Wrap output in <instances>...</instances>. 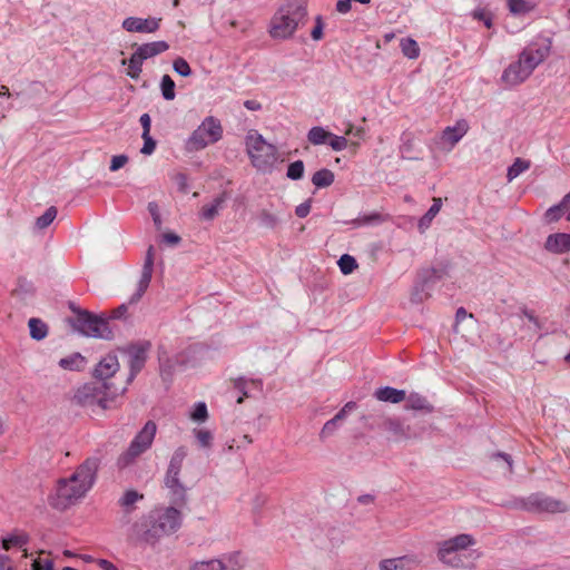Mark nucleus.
Listing matches in <instances>:
<instances>
[{
  "label": "nucleus",
  "instance_id": "nucleus-1",
  "mask_svg": "<svg viewBox=\"0 0 570 570\" xmlns=\"http://www.w3.org/2000/svg\"><path fill=\"white\" fill-rule=\"evenodd\" d=\"M100 460L88 458L68 479H59L56 493L50 497V505L57 510H66L92 488L96 482Z\"/></svg>",
  "mask_w": 570,
  "mask_h": 570
},
{
  "label": "nucleus",
  "instance_id": "nucleus-2",
  "mask_svg": "<svg viewBox=\"0 0 570 570\" xmlns=\"http://www.w3.org/2000/svg\"><path fill=\"white\" fill-rule=\"evenodd\" d=\"M181 525V513L174 507L150 511L135 529L140 540L154 546L163 537L176 532Z\"/></svg>",
  "mask_w": 570,
  "mask_h": 570
},
{
  "label": "nucleus",
  "instance_id": "nucleus-3",
  "mask_svg": "<svg viewBox=\"0 0 570 570\" xmlns=\"http://www.w3.org/2000/svg\"><path fill=\"white\" fill-rule=\"evenodd\" d=\"M306 18V0H285L271 20L269 35L273 39H287Z\"/></svg>",
  "mask_w": 570,
  "mask_h": 570
},
{
  "label": "nucleus",
  "instance_id": "nucleus-4",
  "mask_svg": "<svg viewBox=\"0 0 570 570\" xmlns=\"http://www.w3.org/2000/svg\"><path fill=\"white\" fill-rule=\"evenodd\" d=\"M550 52L549 45L532 43L519 55V59L510 63L503 71L501 79L509 86H518L527 80L533 70Z\"/></svg>",
  "mask_w": 570,
  "mask_h": 570
},
{
  "label": "nucleus",
  "instance_id": "nucleus-5",
  "mask_svg": "<svg viewBox=\"0 0 570 570\" xmlns=\"http://www.w3.org/2000/svg\"><path fill=\"white\" fill-rule=\"evenodd\" d=\"M475 543L471 534L462 533L439 543L438 559L451 568L472 569L475 556L466 549Z\"/></svg>",
  "mask_w": 570,
  "mask_h": 570
},
{
  "label": "nucleus",
  "instance_id": "nucleus-6",
  "mask_svg": "<svg viewBox=\"0 0 570 570\" xmlns=\"http://www.w3.org/2000/svg\"><path fill=\"white\" fill-rule=\"evenodd\" d=\"M246 148L252 165L259 171H272L277 161V148L267 142L257 131L246 136Z\"/></svg>",
  "mask_w": 570,
  "mask_h": 570
},
{
  "label": "nucleus",
  "instance_id": "nucleus-7",
  "mask_svg": "<svg viewBox=\"0 0 570 570\" xmlns=\"http://www.w3.org/2000/svg\"><path fill=\"white\" fill-rule=\"evenodd\" d=\"M69 323L83 336L106 341L114 338V332L109 326V321L104 316L96 315L89 311L79 312V317L69 318Z\"/></svg>",
  "mask_w": 570,
  "mask_h": 570
},
{
  "label": "nucleus",
  "instance_id": "nucleus-8",
  "mask_svg": "<svg viewBox=\"0 0 570 570\" xmlns=\"http://www.w3.org/2000/svg\"><path fill=\"white\" fill-rule=\"evenodd\" d=\"M222 137L223 127L220 121L213 116H208L185 141V149L187 153H195L217 142Z\"/></svg>",
  "mask_w": 570,
  "mask_h": 570
},
{
  "label": "nucleus",
  "instance_id": "nucleus-9",
  "mask_svg": "<svg viewBox=\"0 0 570 570\" xmlns=\"http://www.w3.org/2000/svg\"><path fill=\"white\" fill-rule=\"evenodd\" d=\"M157 432V424L154 421H147L142 429L135 435L128 449L117 459V466L125 469L135 460L150 449Z\"/></svg>",
  "mask_w": 570,
  "mask_h": 570
},
{
  "label": "nucleus",
  "instance_id": "nucleus-10",
  "mask_svg": "<svg viewBox=\"0 0 570 570\" xmlns=\"http://www.w3.org/2000/svg\"><path fill=\"white\" fill-rule=\"evenodd\" d=\"M168 49L169 45L165 40L139 45L128 60L124 59L121 61L122 65L128 66L127 76L134 80H138L142 71L144 61L161 55Z\"/></svg>",
  "mask_w": 570,
  "mask_h": 570
},
{
  "label": "nucleus",
  "instance_id": "nucleus-11",
  "mask_svg": "<svg viewBox=\"0 0 570 570\" xmlns=\"http://www.w3.org/2000/svg\"><path fill=\"white\" fill-rule=\"evenodd\" d=\"M150 348L151 343L146 340L132 342L119 348L120 353L127 356V363L129 366V374L126 379V385L121 389L120 392H127L128 385L145 367Z\"/></svg>",
  "mask_w": 570,
  "mask_h": 570
},
{
  "label": "nucleus",
  "instance_id": "nucleus-12",
  "mask_svg": "<svg viewBox=\"0 0 570 570\" xmlns=\"http://www.w3.org/2000/svg\"><path fill=\"white\" fill-rule=\"evenodd\" d=\"M514 507L532 513H559L567 510V505L554 498L543 493H532L527 498L514 501Z\"/></svg>",
  "mask_w": 570,
  "mask_h": 570
},
{
  "label": "nucleus",
  "instance_id": "nucleus-13",
  "mask_svg": "<svg viewBox=\"0 0 570 570\" xmlns=\"http://www.w3.org/2000/svg\"><path fill=\"white\" fill-rule=\"evenodd\" d=\"M203 347L198 345L189 346L184 352L177 354L174 358L167 360L160 365L161 380L167 384L174 380V375L184 372L189 367L196 365V354H198Z\"/></svg>",
  "mask_w": 570,
  "mask_h": 570
},
{
  "label": "nucleus",
  "instance_id": "nucleus-14",
  "mask_svg": "<svg viewBox=\"0 0 570 570\" xmlns=\"http://www.w3.org/2000/svg\"><path fill=\"white\" fill-rule=\"evenodd\" d=\"M443 276V272L436 268H422L417 278L413 285L411 292V302L414 304H421L431 296V291L438 281Z\"/></svg>",
  "mask_w": 570,
  "mask_h": 570
},
{
  "label": "nucleus",
  "instance_id": "nucleus-15",
  "mask_svg": "<svg viewBox=\"0 0 570 570\" xmlns=\"http://www.w3.org/2000/svg\"><path fill=\"white\" fill-rule=\"evenodd\" d=\"M382 402L400 403L405 401V394H375ZM405 409L413 412L430 413L433 406L420 394H410L406 399Z\"/></svg>",
  "mask_w": 570,
  "mask_h": 570
},
{
  "label": "nucleus",
  "instance_id": "nucleus-16",
  "mask_svg": "<svg viewBox=\"0 0 570 570\" xmlns=\"http://www.w3.org/2000/svg\"><path fill=\"white\" fill-rule=\"evenodd\" d=\"M154 253L155 248L153 245H150L147 249L145 262L142 265V271L140 275V279L138 282V286L136 292L130 296L129 303L135 304L139 302V299L142 297L145 292L147 291L149 283L153 277V269H154Z\"/></svg>",
  "mask_w": 570,
  "mask_h": 570
},
{
  "label": "nucleus",
  "instance_id": "nucleus-17",
  "mask_svg": "<svg viewBox=\"0 0 570 570\" xmlns=\"http://www.w3.org/2000/svg\"><path fill=\"white\" fill-rule=\"evenodd\" d=\"M73 394L70 402L75 405L91 409L95 412L96 407L100 410H107L110 407V403L115 402L118 394Z\"/></svg>",
  "mask_w": 570,
  "mask_h": 570
},
{
  "label": "nucleus",
  "instance_id": "nucleus-18",
  "mask_svg": "<svg viewBox=\"0 0 570 570\" xmlns=\"http://www.w3.org/2000/svg\"><path fill=\"white\" fill-rule=\"evenodd\" d=\"M160 22L161 18L128 17L122 21L121 27L128 32L154 33L159 29Z\"/></svg>",
  "mask_w": 570,
  "mask_h": 570
},
{
  "label": "nucleus",
  "instance_id": "nucleus-19",
  "mask_svg": "<svg viewBox=\"0 0 570 570\" xmlns=\"http://www.w3.org/2000/svg\"><path fill=\"white\" fill-rule=\"evenodd\" d=\"M180 474H165L164 484L168 490L170 502L183 507L187 500V488L179 478Z\"/></svg>",
  "mask_w": 570,
  "mask_h": 570
},
{
  "label": "nucleus",
  "instance_id": "nucleus-20",
  "mask_svg": "<svg viewBox=\"0 0 570 570\" xmlns=\"http://www.w3.org/2000/svg\"><path fill=\"white\" fill-rule=\"evenodd\" d=\"M356 403L355 402H347L336 414L333 419L328 420L322 428L320 432V439L325 440L330 436H332L341 423L346 419V416L356 410Z\"/></svg>",
  "mask_w": 570,
  "mask_h": 570
},
{
  "label": "nucleus",
  "instance_id": "nucleus-21",
  "mask_svg": "<svg viewBox=\"0 0 570 570\" xmlns=\"http://www.w3.org/2000/svg\"><path fill=\"white\" fill-rule=\"evenodd\" d=\"M117 355L109 353L104 356L95 366L92 375L97 380L105 381L111 377L119 370Z\"/></svg>",
  "mask_w": 570,
  "mask_h": 570
},
{
  "label": "nucleus",
  "instance_id": "nucleus-22",
  "mask_svg": "<svg viewBox=\"0 0 570 570\" xmlns=\"http://www.w3.org/2000/svg\"><path fill=\"white\" fill-rule=\"evenodd\" d=\"M227 199V191H223L216 196L210 204L204 205L199 212L200 219L206 222L214 220L225 207Z\"/></svg>",
  "mask_w": 570,
  "mask_h": 570
},
{
  "label": "nucleus",
  "instance_id": "nucleus-23",
  "mask_svg": "<svg viewBox=\"0 0 570 570\" xmlns=\"http://www.w3.org/2000/svg\"><path fill=\"white\" fill-rule=\"evenodd\" d=\"M544 248L553 254H563L570 250V234L557 233L547 237Z\"/></svg>",
  "mask_w": 570,
  "mask_h": 570
},
{
  "label": "nucleus",
  "instance_id": "nucleus-24",
  "mask_svg": "<svg viewBox=\"0 0 570 570\" xmlns=\"http://www.w3.org/2000/svg\"><path fill=\"white\" fill-rule=\"evenodd\" d=\"M469 124L465 119L458 120L454 126H448L442 134V139L451 146L458 144L468 132Z\"/></svg>",
  "mask_w": 570,
  "mask_h": 570
},
{
  "label": "nucleus",
  "instance_id": "nucleus-25",
  "mask_svg": "<svg viewBox=\"0 0 570 570\" xmlns=\"http://www.w3.org/2000/svg\"><path fill=\"white\" fill-rule=\"evenodd\" d=\"M414 559L407 557L385 559L380 562V570H411Z\"/></svg>",
  "mask_w": 570,
  "mask_h": 570
},
{
  "label": "nucleus",
  "instance_id": "nucleus-26",
  "mask_svg": "<svg viewBox=\"0 0 570 570\" xmlns=\"http://www.w3.org/2000/svg\"><path fill=\"white\" fill-rule=\"evenodd\" d=\"M187 453L188 451L186 446H178L170 458L166 474H180L183 462L187 456Z\"/></svg>",
  "mask_w": 570,
  "mask_h": 570
},
{
  "label": "nucleus",
  "instance_id": "nucleus-27",
  "mask_svg": "<svg viewBox=\"0 0 570 570\" xmlns=\"http://www.w3.org/2000/svg\"><path fill=\"white\" fill-rule=\"evenodd\" d=\"M218 560L220 561L222 570H240L245 564V559L240 552L224 554Z\"/></svg>",
  "mask_w": 570,
  "mask_h": 570
},
{
  "label": "nucleus",
  "instance_id": "nucleus-28",
  "mask_svg": "<svg viewBox=\"0 0 570 570\" xmlns=\"http://www.w3.org/2000/svg\"><path fill=\"white\" fill-rule=\"evenodd\" d=\"M442 207L441 198H434L432 206L428 209V212L420 218L417 228L421 233L428 229L433 220V218L438 215Z\"/></svg>",
  "mask_w": 570,
  "mask_h": 570
},
{
  "label": "nucleus",
  "instance_id": "nucleus-29",
  "mask_svg": "<svg viewBox=\"0 0 570 570\" xmlns=\"http://www.w3.org/2000/svg\"><path fill=\"white\" fill-rule=\"evenodd\" d=\"M384 429L397 439H407L409 429L399 419L389 417L383 422Z\"/></svg>",
  "mask_w": 570,
  "mask_h": 570
},
{
  "label": "nucleus",
  "instance_id": "nucleus-30",
  "mask_svg": "<svg viewBox=\"0 0 570 570\" xmlns=\"http://www.w3.org/2000/svg\"><path fill=\"white\" fill-rule=\"evenodd\" d=\"M234 387L242 393L250 391H262L263 382L262 380L246 379L244 376H240L234 380Z\"/></svg>",
  "mask_w": 570,
  "mask_h": 570
},
{
  "label": "nucleus",
  "instance_id": "nucleus-31",
  "mask_svg": "<svg viewBox=\"0 0 570 570\" xmlns=\"http://www.w3.org/2000/svg\"><path fill=\"white\" fill-rule=\"evenodd\" d=\"M334 173L327 168H322L312 176V183L316 188H326L334 183Z\"/></svg>",
  "mask_w": 570,
  "mask_h": 570
},
{
  "label": "nucleus",
  "instance_id": "nucleus-32",
  "mask_svg": "<svg viewBox=\"0 0 570 570\" xmlns=\"http://www.w3.org/2000/svg\"><path fill=\"white\" fill-rule=\"evenodd\" d=\"M330 137L331 132L321 126L312 127L307 132V140L314 146L327 144Z\"/></svg>",
  "mask_w": 570,
  "mask_h": 570
},
{
  "label": "nucleus",
  "instance_id": "nucleus-33",
  "mask_svg": "<svg viewBox=\"0 0 570 570\" xmlns=\"http://www.w3.org/2000/svg\"><path fill=\"white\" fill-rule=\"evenodd\" d=\"M29 541V537L24 532L11 533L2 539V548L10 550L12 547L22 548Z\"/></svg>",
  "mask_w": 570,
  "mask_h": 570
},
{
  "label": "nucleus",
  "instance_id": "nucleus-34",
  "mask_svg": "<svg viewBox=\"0 0 570 570\" xmlns=\"http://www.w3.org/2000/svg\"><path fill=\"white\" fill-rule=\"evenodd\" d=\"M28 325L31 338L36 341H41L47 336L48 326L41 320L30 318Z\"/></svg>",
  "mask_w": 570,
  "mask_h": 570
},
{
  "label": "nucleus",
  "instance_id": "nucleus-35",
  "mask_svg": "<svg viewBox=\"0 0 570 570\" xmlns=\"http://www.w3.org/2000/svg\"><path fill=\"white\" fill-rule=\"evenodd\" d=\"M400 47L402 53L409 59H416L420 56V47L417 42L410 37L402 38Z\"/></svg>",
  "mask_w": 570,
  "mask_h": 570
},
{
  "label": "nucleus",
  "instance_id": "nucleus-36",
  "mask_svg": "<svg viewBox=\"0 0 570 570\" xmlns=\"http://www.w3.org/2000/svg\"><path fill=\"white\" fill-rule=\"evenodd\" d=\"M193 434L200 449H210L214 442L213 433L207 429H194Z\"/></svg>",
  "mask_w": 570,
  "mask_h": 570
},
{
  "label": "nucleus",
  "instance_id": "nucleus-37",
  "mask_svg": "<svg viewBox=\"0 0 570 570\" xmlns=\"http://www.w3.org/2000/svg\"><path fill=\"white\" fill-rule=\"evenodd\" d=\"M160 90L165 100H174L176 97L175 82L169 75H164L160 80Z\"/></svg>",
  "mask_w": 570,
  "mask_h": 570
},
{
  "label": "nucleus",
  "instance_id": "nucleus-38",
  "mask_svg": "<svg viewBox=\"0 0 570 570\" xmlns=\"http://www.w3.org/2000/svg\"><path fill=\"white\" fill-rule=\"evenodd\" d=\"M530 167L529 161L517 158L514 163L508 168L507 178L509 181L515 179L519 175Z\"/></svg>",
  "mask_w": 570,
  "mask_h": 570
},
{
  "label": "nucleus",
  "instance_id": "nucleus-39",
  "mask_svg": "<svg viewBox=\"0 0 570 570\" xmlns=\"http://www.w3.org/2000/svg\"><path fill=\"white\" fill-rule=\"evenodd\" d=\"M508 8L512 14L520 16L530 12L533 6L525 0H508Z\"/></svg>",
  "mask_w": 570,
  "mask_h": 570
},
{
  "label": "nucleus",
  "instance_id": "nucleus-40",
  "mask_svg": "<svg viewBox=\"0 0 570 570\" xmlns=\"http://www.w3.org/2000/svg\"><path fill=\"white\" fill-rule=\"evenodd\" d=\"M144 498L142 494L138 493L135 490H128L124 493V495L119 499V504L127 511H131V507L139 500Z\"/></svg>",
  "mask_w": 570,
  "mask_h": 570
},
{
  "label": "nucleus",
  "instance_id": "nucleus-41",
  "mask_svg": "<svg viewBox=\"0 0 570 570\" xmlns=\"http://www.w3.org/2000/svg\"><path fill=\"white\" fill-rule=\"evenodd\" d=\"M57 216V208L55 206H50L46 209V212L37 218L36 220V227L38 229H45L47 228L56 218Z\"/></svg>",
  "mask_w": 570,
  "mask_h": 570
},
{
  "label": "nucleus",
  "instance_id": "nucleus-42",
  "mask_svg": "<svg viewBox=\"0 0 570 570\" xmlns=\"http://www.w3.org/2000/svg\"><path fill=\"white\" fill-rule=\"evenodd\" d=\"M85 358L80 353H75L68 357L59 361V365L65 370H78L83 363Z\"/></svg>",
  "mask_w": 570,
  "mask_h": 570
},
{
  "label": "nucleus",
  "instance_id": "nucleus-43",
  "mask_svg": "<svg viewBox=\"0 0 570 570\" xmlns=\"http://www.w3.org/2000/svg\"><path fill=\"white\" fill-rule=\"evenodd\" d=\"M338 266H340V269L341 272L344 274V275H348L351 274L355 268H357V263H356V259L348 255V254H344L340 257L338 262H337Z\"/></svg>",
  "mask_w": 570,
  "mask_h": 570
},
{
  "label": "nucleus",
  "instance_id": "nucleus-44",
  "mask_svg": "<svg viewBox=\"0 0 570 570\" xmlns=\"http://www.w3.org/2000/svg\"><path fill=\"white\" fill-rule=\"evenodd\" d=\"M287 178L292 180H298L304 176V163L302 160H295L289 164L286 173Z\"/></svg>",
  "mask_w": 570,
  "mask_h": 570
},
{
  "label": "nucleus",
  "instance_id": "nucleus-45",
  "mask_svg": "<svg viewBox=\"0 0 570 570\" xmlns=\"http://www.w3.org/2000/svg\"><path fill=\"white\" fill-rule=\"evenodd\" d=\"M190 417L195 422H205L208 419L207 405L205 402H197L190 413Z\"/></svg>",
  "mask_w": 570,
  "mask_h": 570
},
{
  "label": "nucleus",
  "instance_id": "nucleus-46",
  "mask_svg": "<svg viewBox=\"0 0 570 570\" xmlns=\"http://www.w3.org/2000/svg\"><path fill=\"white\" fill-rule=\"evenodd\" d=\"M403 142L402 145L400 146V153L402 155V158H406V159H419L417 156H413L412 153H413V139L410 138L409 135H403Z\"/></svg>",
  "mask_w": 570,
  "mask_h": 570
},
{
  "label": "nucleus",
  "instance_id": "nucleus-47",
  "mask_svg": "<svg viewBox=\"0 0 570 570\" xmlns=\"http://www.w3.org/2000/svg\"><path fill=\"white\" fill-rule=\"evenodd\" d=\"M190 570H222V564L218 559L197 561L190 567Z\"/></svg>",
  "mask_w": 570,
  "mask_h": 570
},
{
  "label": "nucleus",
  "instance_id": "nucleus-48",
  "mask_svg": "<svg viewBox=\"0 0 570 570\" xmlns=\"http://www.w3.org/2000/svg\"><path fill=\"white\" fill-rule=\"evenodd\" d=\"M173 69L181 77H189L191 75V68L186 59L178 57L173 62Z\"/></svg>",
  "mask_w": 570,
  "mask_h": 570
},
{
  "label": "nucleus",
  "instance_id": "nucleus-49",
  "mask_svg": "<svg viewBox=\"0 0 570 570\" xmlns=\"http://www.w3.org/2000/svg\"><path fill=\"white\" fill-rule=\"evenodd\" d=\"M327 144L334 151H342L347 147L348 141L344 136H337L331 132Z\"/></svg>",
  "mask_w": 570,
  "mask_h": 570
},
{
  "label": "nucleus",
  "instance_id": "nucleus-50",
  "mask_svg": "<svg viewBox=\"0 0 570 570\" xmlns=\"http://www.w3.org/2000/svg\"><path fill=\"white\" fill-rule=\"evenodd\" d=\"M382 222V217L380 214L377 213H372L370 215H364L362 217H358L356 219H353L351 223L355 226H361V225H373V224H379Z\"/></svg>",
  "mask_w": 570,
  "mask_h": 570
},
{
  "label": "nucleus",
  "instance_id": "nucleus-51",
  "mask_svg": "<svg viewBox=\"0 0 570 570\" xmlns=\"http://www.w3.org/2000/svg\"><path fill=\"white\" fill-rule=\"evenodd\" d=\"M259 223L262 226L273 229L276 227L278 219L272 213L267 210H262L259 214Z\"/></svg>",
  "mask_w": 570,
  "mask_h": 570
},
{
  "label": "nucleus",
  "instance_id": "nucleus-52",
  "mask_svg": "<svg viewBox=\"0 0 570 570\" xmlns=\"http://www.w3.org/2000/svg\"><path fill=\"white\" fill-rule=\"evenodd\" d=\"M569 205H562V202L559 204V205H554L552 207H550L547 212H546V218L548 222H556L560 218V215H561V210L563 208H568Z\"/></svg>",
  "mask_w": 570,
  "mask_h": 570
},
{
  "label": "nucleus",
  "instance_id": "nucleus-53",
  "mask_svg": "<svg viewBox=\"0 0 570 570\" xmlns=\"http://www.w3.org/2000/svg\"><path fill=\"white\" fill-rule=\"evenodd\" d=\"M472 16L476 20L483 21V23L487 28L492 27V16L490 12L485 11L484 9L474 10L472 12Z\"/></svg>",
  "mask_w": 570,
  "mask_h": 570
},
{
  "label": "nucleus",
  "instance_id": "nucleus-54",
  "mask_svg": "<svg viewBox=\"0 0 570 570\" xmlns=\"http://www.w3.org/2000/svg\"><path fill=\"white\" fill-rule=\"evenodd\" d=\"M141 138L144 139L142 148L140 149V153L144 155H151L156 149V141L150 136V134L141 135Z\"/></svg>",
  "mask_w": 570,
  "mask_h": 570
},
{
  "label": "nucleus",
  "instance_id": "nucleus-55",
  "mask_svg": "<svg viewBox=\"0 0 570 570\" xmlns=\"http://www.w3.org/2000/svg\"><path fill=\"white\" fill-rule=\"evenodd\" d=\"M323 28H324V23H323L322 16H317L315 18V27L311 31V37L313 40L318 41L323 38Z\"/></svg>",
  "mask_w": 570,
  "mask_h": 570
},
{
  "label": "nucleus",
  "instance_id": "nucleus-56",
  "mask_svg": "<svg viewBox=\"0 0 570 570\" xmlns=\"http://www.w3.org/2000/svg\"><path fill=\"white\" fill-rule=\"evenodd\" d=\"M128 163V157L126 155H117L111 158L109 169L111 171H117L121 167H124Z\"/></svg>",
  "mask_w": 570,
  "mask_h": 570
},
{
  "label": "nucleus",
  "instance_id": "nucleus-57",
  "mask_svg": "<svg viewBox=\"0 0 570 570\" xmlns=\"http://www.w3.org/2000/svg\"><path fill=\"white\" fill-rule=\"evenodd\" d=\"M311 207H312V199H307L304 203L299 204L295 208L296 216L299 218L306 217L311 212Z\"/></svg>",
  "mask_w": 570,
  "mask_h": 570
},
{
  "label": "nucleus",
  "instance_id": "nucleus-58",
  "mask_svg": "<svg viewBox=\"0 0 570 570\" xmlns=\"http://www.w3.org/2000/svg\"><path fill=\"white\" fill-rule=\"evenodd\" d=\"M32 570H53V561L51 559L35 560Z\"/></svg>",
  "mask_w": 570,
  "mask_h": 570
},
{
  "label": "nucleus",
  "instance_id": "nucleus-59",
  "mask_svg": "<svg viewBox=\"0 0 570 570\" xmlns=\"http://www.w3.org/2000/svg\"><path fill=\"white\" fill-rule=\"evenodd\" d=\"M148 210L153 217V220L156 225L157 228H160L161 227V218H160V214L158 212V206L156 203L151 202L148 204Z\"/></svg>",
  "mask_w": 570,
  "mask_h": 570
},
{
  "label": "nucleus",
  "instance_id": "nucleus-60",
  "mask_svg": "<svg viewBox=\"0 0 570 570\" xmlns=\"http://www.w3.org/2000/svg\"><path fill=\"white\" fill-rule=\"evenodd\" d=\"M139 122L142 127V134L141 135H148L150 134V127H151V119L148 114H142L139 118Z\"/></svg>",
  "mask_w": 570,
  "mask_h": 570
},
{
  "label": "nucleus",
  "instance_id": "nucleus-61",
  "mask_svg": "<svg viewBox=\"0 0 570 570\" xmlns=\"http://www.w3.org/2000/svg\"><path fill=\"white\" fill-rule=\"evenodd\" d=\"M351 3H352V0H338L336 2V10L340 13L345 14V13L350 12V10H351Z\"/></svg>",
  "mask_w": 570,
  "mask_h": 570
},
{
  "label": "nucleus",
  "instance_id": "nucleus-62",
  "mask_svg": "<svg viewBox=\"0 0 570 570\" xmlns=\"http://www.w3.org/2000/svg\"><path fill=\"white\" fill-rule=\"evenodd\" d=\"M522 314L535 326L537 330L541 328L540 322L532 311L524 307L522 308Z\"/></svg>",
  "mask_w": 570,
  "mask_h": 570
},
{
  "label": "nucleus",
  "instance_id": "nucleus-63",
  "mask_svg": "<svg viewBox=\"0 0 570 570\" xmlns=\"http://www.w3.org/2000/svg\"><path fill=\"white\" fill-rule=\"evenodd\" d=\"M345 134L362 139L364 137L365 131L364 128L362 127H354L353 125H350Z\"/></svg>",
  "mask_w": 570,
  "mask_h": 570
},
{
  "label": "nucleus",
  "instance_id": "nucleus-64",
  "mask_svg": "<svg viewBox=\"0 0 570 570\" xmlns=\"http://www.w3.org/2000/svg\"><path fill=\"white\" fill-rule=\"evenodd\" d=\"M126 313H127V305L121 304L120 306H118L116 309H114L111 312L110 318L111 320H120L121 317L125 316Z\"/></svg>",
  "mask_w": 570,
  "mask_h": 570
}]
</instances>
